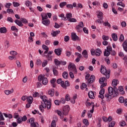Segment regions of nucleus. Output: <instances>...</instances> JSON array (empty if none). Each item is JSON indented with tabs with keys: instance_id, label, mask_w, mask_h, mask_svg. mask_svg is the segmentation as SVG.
<instances>
[{
	"instance_id": "f257e3e1",
	"label": "nucleus",
	"mask_w": 127,
	"mask_h": 127,
	"mask_svg": "<svg viewBox=\"0 0 127 127\" xmlns=\"http://www.w3.org/2000/svg\"><path fill=\"white\" fill-rule=\"evenodd\" d=\"M40 98L43 102V103L42 102L41 103L42 104V106H43V108L46 109V108H47L48 110H50V109H51V103L50 102V101H49L48 99H47V97L45 96V95L42 96Z\"/></svg>"
},
{
	"instance_id": "f03ea898",
	"label": "nucleus",
	"mask_w": 127,
	"mask_h": 127,
	"mask_svg": "<svg viewBox=\"0 0 127 127\" xmlns=\"http://www.w3.org/2000/svg\"><path fill=\"white\" fill-rule=\"evenodd\" d=\"M68 70L70 71L69 72V76L71 79H74V73H73V72L74 74H77V68H76V65L74 64H72V63H69L68 66Z\"/></svg>"
},
{
	"instance_id": "7ed1b4c3",
	"label": "nucleus",
	"mask_w": 127,
	"mask_h": 127,
	"mask_svg": "<svg viewBox=\"0 0 127 127\" xmlns=\"http://www.w3.org/2000/svg\"><path fill=\"white\" fill-rule=\"evenodd\" d=\"M108 93L105 94V98H106V101L107 102H110L112 99H113V96H112L114 94V89L112 87H109L108 88Z\"/></svg>"
},
{
	"instance_id": "20e7f679",
	"label": "nucleus",
	"mask_w": 127,
	"mask_h": 127,
	"mask_svg": "<svg viewBox=\"0 0 127 127\" xmlns=\"http://www.w3.org/2000/svg\"><path fill=\"white\" fill-rule=\"evenodd\" d=\"M100 72L102 73V74L106 76V79H109V78H110V73H111V71L109 70H107L106 66L104 65H101Z\"/></svg>"
},
{
	"instance_id": "39448f33",
	"label": "nucleus",
	"mask_w": 127,
	"mask_h": 127,
	"mask_svg": "<svg viewBox=\"0 0 127 127\" xmlns=\"http://www.w3.org/2000/svg\"><path fill=\"white\" fill-rule=\"evenodd\" d=\"M84 27V23L81 21L78 23V25L75 27L77 32H82V28Z\"/></svg>"
},
{
	"instance_id": "423d86ee",
	"label": "nucleus",
	"mask_w": 127,
	"mask_h": 127,
	"mask_svg": "<svg viewBox=\"0 0 127 127\" xmlns=\"http://www.w3.org/2000/svg\"><path fill=\"white\" fill-rule=\"evenodd\" d=\"M69 111H70V107L68 105L65 106L63 108V114L64 116H67L68 113H69Z\"/></svg>"
},
{
	"instance_id": "0eeeda50",
	"label": "nucleus",
	"mask_w": 127,
	"mask_h": 127,
	"mask_svg": "<svg viewBox=\"0 0 127 127\" xmlns=\"http://www.w3.org/2000/svg\"><path fill=\"white\" fill-rule=\"evenodd\" d=\"M71 39L73 41H76L77 40H80L79 37L77 36L76 33H71Z\"/></svg>"
},
{
	"instance_id": "6e6552de",
	"label": "nucleus",
	"mask_w": 127,
	"mask_h": 127,
	"mask_svg": "<svg viewBox=\"0 0 127 127\" xmlns=\"http://www.w3.org/2000/svg\"><path fill=\"white\" fill-rule=\"evenodd\" d=\"M62 88L64 89H67V87H69L70 83H69V81L68 80H66L64 82V81L62 83Z\"/></svg>"
},
{
	"instance_id": "1a4fd4ad",
	"label": "nucleus",
	"mask_w": 127,
	"mask_h": 127,
	"mask_svg": "<svg viewBox=\"0 0 127 127\" xmlns=\"http://www.w3.org/2000/svg\"><path fill=\"white\" fill-rule=\"evenodd\" d=\"M63 50V49H62V48L56 49L55 50V53L58 56H60V55H61V53H62Z\"/></svg>"
},
{
	"instance_id": "9d476101",
	"label": "nucleus",
	"mask_w": 127,
	"mask_h": 127,
	"mask_svg": "<svg viewBox=\"0 0 127 127\" xmlns=\"http://www.w3.org/2000/svg\"><path fill=\"white\" fill-rule=\"evenodd\" d=\"M95 81V76L94 75H91L90 78L88 79L87 83L88 84H92Z\"/></svg>"
},
{
	"instance_id": "9b49d317",
	"label": "nucleus",
	"mask_w": 127,
	"mask_h": 127,
	"mask_svg": "<svg viewBox=\"0 0 127 127\" xmlns=\"http://www.w3.org/2000/svg\"><path fill=\"white\" fill-rule=\"evenodd\" d=\"M103 12L101 11H99L97 14L98 18H99L100 20H103L104 18V17H103Z\"/></svg>"
},
{
	"instance_id": "f8f14e48",
	"label": "nucleus",
	"mask_w": 127,
	"mask_h": 127,
	"mask_svg": "<svg viewBox=\"0 0 127 127\" xmlns=\"http://www.w3.org/2000/svg\"><path fill=\"white\" fill-rule=\"evenodd\" d=\"M60 33V31L58 30L57 31H52V32L51 33V35L52 36H53V37H56V36H57V35H58V34H59Z\"/></svg>"
},
{
	"instance_id": "ddd939ff",
	"label": "nucleus",
	"mask_w": 127,
	"mask_h": 127,
	"mask_svg": "<svg viewBox=\"0 0 127 127\" xmlns=\"http://www.w3.org/2000/svg\"><path fill=\"white\" fill-rule=\"evenodd\" d=\"M122 46H123L124 50H125L126 52H127V40H125V41L123 43Z\"/></svg>"
},
{
	"instance_id": "4468645a",
	"label": "nucleus",
	"mask_w": 127,
	"mask_h": 127,
	"mask_svg": "<svg viewBox=\"0 0 127 127\" xmlns=\"http://www.w3.org/2000/svg\"><path fill=\"white\" fill-rule=\"evenodd\" d=\"M42 56H43V57H46V58H47L48 61H52V56H51V55H49L48 54H47V55H42Z\"/></svg>"
},
{
	"instance_id": "2eb2a0df",
	"label": "nucleus",
	"mask_w": 127,
	"mask_h": 127,
	"mask_svg": "<svg viewBox=\"0 0 127 127\" xmlns=\"http://www.w3.org/2000/svg\"><path fill=\"white\" fill-rule=\"evenodd\" d=\"M88 96L89 99H94L95 98V95H94V92L89 91L88 94Z\"/></svg>"
},
{
	"instance_id": "dca6fc26",
	"label": "nucleus",
	"mask_w": 127,
	"mask_h": 127,
	"mask_svg": "<svg viewBox=\"0 0 127 127\" xmlns=\"http://www.w3.org/2000/svg\"><path fill=\"white\" fill-rule=\"evenodd\" d=\"M14 22L17 24V25H18V26H23V24H22V22H21V21H19L17 19L14 21Z\"/></svg>"
},
{
	"instance_id": "f3484780",
	"label": "nucleus",
	"mask_w": 127,
	"mask_h": 127,
	"mask_svg": "<svg viewBox=\"0 0 127 127\" xmlns=\"http://www.w3.org/2000/svg\"><path fill=\"white\" fill-rule=\"evenodd\" d=\"M33 101V97H32V96H27V102H28L29 104H32Z\"/></svg>"
},
{
	"instance_id": "a211bd4d",
	"label": "nucleus",
	"mask_w": 127,
	"mask_h": 127,
	"mask_svg": "<svg viewBox=\"0 0 127 127\" xmlns=\"http://www.w3.org/2000/svg\"><path fill=\"white\" fill-rule=\"evenodd\" d=\"M119 84V80L117 79H113L112 81V85L113 87H116Z\"/></svg>"
},
{
	"instance_id": "6ab92c4d",
	"label": "nucleus",
	"mask_w": 127,
	"mask_h": 127,
	"mask_svg": "<svg viewBox=\"0 0 127 127\" xmlns=\"http://www.w3.org/2000/svg\"><path fill=\"white\" fill-rule=\"evenodd\" d=\"M12 93H13V88H12L10 90H5L4 91V93L5 94V95H7V96H8V95L10 94H12Z\"/></svg>"
},
{
	"instance_id": "aec40b11",
	"label": "nucleus",
	"mask_w": 127,
	"mask_h": 127,
	"mask_svg": "<svg viewBox=\"0 0 127 127\" xmlns=\"http://www.w3.org/2000/svg\"><path fill=\"white\" fill-rule=\"evenodd\" d=\"M7 32V30L6 29V28L4 27L0 28V33H6Z\"/></svg>"
},
{
	"instance_id": "412c9836",
	"label": "nucleus",
	"mask_w": 127,
	"mask_h": 127,
	"mask_svg": "<svg viewBox=\"0 0 127 127\" xmlns=\"http://www.w3.org/2000/svg\"><path fill=\"white\" fill-rule=\"evenodd\" d=\"M82 54L83 57H84V58H86V59H87V58H88V52L87 51V50H84L82 52Z\"/></svg>"
},
{
	"instance_id": "4be33fe9",
	"label": "nucleus",
	"mask_w": 127,
	"mask_h": 127,
	"mask_svg": "<svg viewBox=\"0 0 127 127\" xmlns=\"http://www.w3.org/2000/svg\"><path fill=\"white\" fill-rule=\"evenodd\" d=\"M54 89H50L48 91V95H50V96H51V97H53V96H54Z\"/></svg>"
},
{
	"instance_id": "5701e85b",
	"label": "nucleus",
	"mask_w": 127,
	"mask_h": 127,
	"mask_svg": "<svg viewBox=\"0 0 127 127\" xmlns=\"http://www.w3.org/2000/svg\"><path fill=\"white\" fill-rule=\"evenodd\" d=\"M42 23L46 25V26H48L50 24V21L49 20H44L42 21Z\"/></svg>"
},
{
	"instance_id": "b1692460",
	"label": "nucleus",
	"mask_w": 127,
	"mask_h": 127,
	"mask_svg": "<svg viewBox=\"0 0 127 127\" xmlns=\"http://www.w3.org/2000/svg\"><path fill=\"white\" fill-rule=\"evenodd\" d=\"M102 54V51L100 49H97L95 53L96 56H100Z\"/></svg>"
},
{
	"instance_id": "393cba45",
	"label": "nucleus",
	"mask_w": 127,
	"mask_h": 127,
	"mask_svg": "<svg viewBox=\"0 0 127 127\" xmlns=\"http://www.w3.org/2000/svg\"><path fill=\"white\" fill-rule=\"evenodd\" d=\"M25 4L26 6H28V7H29L30 6H32V3L31 2V1L29 0H26L25 2Z\"/></svg>"
},
{
	"instance_id": "a878e982",
	"label": "nucleus",
	"mask_w": 127,
	"mask_h": 127,
	"mask_svg": "<svg viewBox=\"0 0 127 127\" xmlns=\"http://www.w3.org/2000/svg\"><path fill=\"white\" fill-rule=\"evenodd\" d=\"M107 80V78L106 77H101L99 79V83L100 84H104L105 83V80Z\"/></svg>"
},
{
	"instance_id": "bb28decb",
	"label": "nucleus",
	"mask_w": 127,
	"mask_h": 127,
	"mask_svg": "<svg viewBox=\"0 0 127 127\" xmlns=\"http://www.w3.org/2000/svg\"><path fill=\"white\" fill-rule=\"evenodd\" d=\"M112 38L114 41H117L118 40V35L116 33L112 34Z\"/></svg>"
},
{
	"instance_id": "cd10ccee",
	"label": "nucleus",
	"mask_w": 127,
	"mask_h": 127,
	"mask_svg": "<svg viewBox=\"0 0 127 127\" xmlns=\"http://www.w3.org/2000/svg\"><path fill=\"white\" fill-rule=\"evenodd\" d=\"M118 90L120 91V92L121 93V94H122V95H124L125 94V91H124V88H123V86H119L118 88Z\"/></svg>"
},
{
	"instance_id": "c85d7f7f",
	"label": "nucleus",
	"mask_w": 127,
	"mask_h": 127,
	"mask_svg": "<svg viewBox=\"0 0 127 127\" xmlns=\"http://www.w3.org/2000/svg\"><path fill=\"white\" fill-rule=\"evenodd\" d=\"M63 77L64 79H68V73L64 71L63 73Z\"/></svg>"
},
{
	"instance_id": "c756f323",
	"label": "nucleus",
	"mask_w": 127,
	"mask_h": 127,
	"mask_svg": "<svg viewBox=\"0 0 127 127\" xmlns=\"http://www.w3.org/2000/svg\"><path fill=\"white\" fill-rule=\"evenodd\" d=\"M56 113L58 114V115L59 116H60V117H61L62 118H64V117L63 116H64V115H63V112H61V111H59V110H57L56 111Z\"/></svg>"
},
{
	"instance_id": "7c9ffc66",
	"label": "nucleus",
	"mask_w": 127,
	"mask_h": 127,
	"mask_svg": "<svg viewBox=\"0 0 127 127\" xmlns=\"http://www.w3.org/2000/svg\"><path fill=\"white\" fill-rule=\"evenodd\" d=\"M55 64L57 66H60V61L57 59H55L54 60Z\"/></svg>"
},
{
	"instance_id": "2f4dec72",
	"label": "nucleus",
	"mask_w": 127,
	"mask_h": 127,
	"mask_svg": "<svg viewBox=\"0 0 127 127\" xmlns=\"http://www.w3.org/2000/svg\"><path fill=\"white\" fill-rule=\"evenodd\" d=\"M42 83L43 85H47V84L48 83V79H47V78H44L42 81Z\"/></svg>"
},
{
	"instance_id": "473e14b6",
	"label": "nucleus",
	"mask_w": 127,
	"mask_h": 127,
	"mask_svg": "<svg viewBox=\"0 0 127 127\" xmlns=\"http://www.w3.org/2000/svg\"><path fill=\"white\" fill-rule=\"evenodd\" d=\"M48 64V61L47 60H44L43 63H42V66L44 67L45 66H46Z\"/></svg>"
},
{
	"instance_id": "72a5a7b5",
	"label": "nucleus",
	"mask_w": 127,
	"mask_h": 127,
	"mask_svg": "<svg viewBox=\"0 0 127 127\" xmlns=\"http://www.w3.org/2000/svg\"><path fill=\"white\" fill-rule=\"evenodd\" d=\"M66 4H67L66 2H65V1L62 2L60 3V7H61V8H63V7H64V6H65V5H66Z\"/></svg>"
},
{
	"instance_id": "f704fd0d",
	"label": "nucleus",
	"mask_w": 127,
	"mask_h": 127,
	"mask_svg": "<svg viewBox=\"0 0 127 127\" xmlns=\"http://www.w3.org/2000/svg\"><path fill=\"white\" fill-rule=\"evenodd\" d=\"M66 18H67L68 20L72 18V13H66Z\"/></svg>"
},
{
	"instance_id": "c9c22d12",
	"label": "nucleus",
	"mask_w": 127,
	"mask_h": 127,
	"mask_svg": "<svg viewBox=\"0 0 127 127\" xmlns=\"http://www.w3.org/2000/svg\"><path fill=\"white\" fill-rule=\"evenodd\" d=\"M11 30L12 31H16L17 32H18V29L16 28L15 26H12L11 27Z\"/></svg>"
},
{
	"instance_id": "e433bc0d",
	"label": "nucleus",
	"mask_w": 127,
	"mask_h": 127,
	"mask_svg": "<svg viewBox=\"0 0 127 127\" xmlns=\"http://www.w3.org/2000/svg\"><path fill=\"white\" fill-rule=\"evenodd\" d=\"M110 54H111V52H108L107 51H105L104 52V56L108 57V56H110Z\"/></svg>"
},
{
	"instance_id": "4c0bfd02",
	"label": "nucleus",
	"mask_w": 127,
	"mask_h": 127,
	"mask_svg": "<svg viewBox=\"0 0 127 127\" xmlns=\"http://www.w3.org/2000/svg\"><path fill=\"white\" fill-rule=\"evenodd\" d=\"M64 82V81H63L62 80V79H61V78H59V79L57 80V83L58 84H61V87H62V84H63V83Z\"/></svg>"
},
{
	"instance_id": "58836bf2",
	"label": "nucleus",
	"mask_w": 127,
	"mask_h": 127,
	"mask_svg": "<svg viewBox=\"0 0 127 127\" xmlns=\"http://www.w3.org/2000/svg\"><path fill=\"white\" fill-rule=\"evenodd\" d=\"M119 40H120V42H123V41H124L125 40V36H124V35L121 34L120 35Z\"/></svg>"
},
{
	"instance_id": "ea45409f",
	"label": "nucleus",
	"mask_w": 127,
	"mask_h": 127,
	"mask_svg": "<svg viewBox=\"0 0 127 127\" xmlns=\"http://www.w3.org/2000/svg\"><path fill=\"white\" fill-rule=\"evenodd\" d=\"M11 5H12V4L11 3H6L5 5V7L6 8H10Z\"/></svg>"
},
{
	"instance_id": "a19ab883",
	"label": "nucleus",
	"mask_w": 127,
	"mask_h": 127,
	"mask_svg": "<svg viewBox=\"0 0 127 127\" xmlns=\"http://www.w3.org/2000/svg\"><path fill=\"white\" fill-rule=\"evenodd\" d=\"M45 77L43 75H40L38 77V81L40 82H41V81H43V79H44Z\"/></svg>"
},
{
	"instance_id": "79ce46f5",
	"label": "nucleus",
	"mask_w": 127,
	"mask_h": 127,
	"mask_svg": "<svg viewBox=\"0 0 127 127\" xmlns=\"http://www.w3.org/2000/svg\"><path fill=\"white\" fill-rule=\"evenodd\" d=\"M53 71L54 73V75L55 76H57L58 75V71L55 69V68H53Z\"/></svg>"
},
{
	"instance_id": "37998d69",
	"label": "nucleus",
	"mask_w": 127,
	"mask_h": 127,
	"mask_svg": "<svg viewBox=\"0 0 127 127\" xmlns=\"http://www.w3.org/2000/svg\"><path fill=\"white\" fill-rule=\"evenodd\" d=\"M70 40V37L69 36H65L64 38V42H68Z\"/></svg>"
},
{
	"instance_id": "c03bdc74",
	"label": "nucleus",
	"mask_w": 127,
	"mask_h": 127,
	"mask_svg": "<svg viewBox=\"0 0 127 127\" xmlns=\"http://www.w3.org/2000/svg\"><path fill=\"white\" fill-rule=\"evenodd\" d=\"M116 125V122L115 121H112L111 123L109 124V127H114Z\"/></svg>"
},
{
	"instance_id": "a18cd8bd",
	"label": "nucleus",
	"mask_w": 127,
	"mask_h": 127,
	"mask_svg": "<svg viewBox=\"0 0 127 127\" xmlns=\"http://www.w3.org/2000/svg\"><path fill=\"white\" fill-rule=\"evenodd\" d=\"M81 90H84L85 88H87V84L85 83H83L82 85L80 86Z\"/></svg>"
},
{
	"instance_id": "49530a36",
	"label": "nucleus",
	"mask_w": 127,
	"mask_h": 127,
	"mask_svg": "<svg viewBox=\"0 0 127 127\" xmlns=\"http://www.w3.org/2000/svg\"><path fill=\"white\" fill-rule=\"evenodd\" d=\"M13 6H14V7H17V6H19V5H20V4H19V3H18L17 2L13 1Z\"/></svg>"
},
{
	"instance_id": "de8ad7c7",
	"label": "nucleus",
	"mask_w": 127,
	"mask_h": 127,
	"mask_svg": "<svg viewBox=\"0 0 127 127\" xmlns=\"http://www.w3.org/2000/svg\"><path fill=\"white\" fill-rule=\"evenodd\" d=\"M83 123L85 126H89V121H88V120H87V119H84L83 120Z\"/></svg>"
},
{
	"instance_id": "09e8293b",
	"label": "nucleus",
	"mask_w": 127,
	"mask_h": 127,
	"mask_svg": "<svg viewBox=\"0 0 127 127\" xmlns=\"http://www.w3.org/2000/svg\"><path fill=\"white\" fill-rule=\"evenodd\" d=\"M102 39L104 41H107V40H109V36H106V35H103Z\"/></svg>"
},
{
	"instance_id": "8fccbe9b",
	"label": "nucleus",
	"mask_w": 127,
	"mask_h": 127,
	"mask_svg": "<svg viewBox=\"0 0 127 127\" xmlns=\"http://www.w3.org/2000/svg\"><path fill=\"white\" fill-rule=\"evenodd\" d=\"M69 22H77V19L74 18H70L68 20Z\"/></svg>"
},
{
	"instance_id": "3c124183",
	"label": "nucleus",
	"mask_w": 127,
	"mask_h": 127,
	"mask_svg": "<svg viewBox=\"0 0 127 127\" xmlns=\"http://www.w3.org/2000/svg\"><path fill=\"white\" fill-rule=\"evenodd\" d=\"M10 54H11V55H13V56H16V55H17V52H16V51H11L10 52Z\"/></svg>"
},
{
	"instance_id": "603ef678",
	"label": "nucleus",
	"mask_w": 127,
	"mask_h": 127,
	"mask_svg": "<svg viewBox=\"0 0 127 127\" xmlns=\"http://www.w3.org/2000/svg\"><path fill=\"white\" fill-rule=\"evenodd\" d=\"M55 104L56 106H60V105L61 104V102H60V100H56L55 101Z\"/></svg>"
},
{
	"instance_id": "864d4df0",
	"label": "nucleus",
	"mask_w": 127,
	"mask_h": 127,
	"mask_svg": "<svg viewBox=\"0 0 127 127\" xmlns=\"http://www.w3.org/2000/svg\"><path fill=\"white\" fill-rule=\"evenodd\" d=\"M113 87H114L113 91H114L115 94H116V95H117L118 94V92H119V89L116 86H113Z\"/></svg>"
},
{
	"instance_id": "5fc2aeb1",
	"label": "nucleus",
	"mask_w": 127,
	"mask_h": 127,
	"mask_svg": "<svg viewBox=\"0 0 127 127\" xmlns=\"http://www.w3.org/2000/svg\"><path fill=\"white\" fill-rule=\"evenodd\" d=\"M119 103H121V104H122V103H124V102L125 101V98H124V97H120L119 98Z\"/></svg>"
},
{
	"instance_id": "6e6d98bb",
	"label": "nucleus",
	"mask_w": 127,
	"mask_h": 127,
	"mask_svg": "<svg viewBox=\"0 0 127 127\" xmlns=\"http://www.w3.org/2000/svg\"><path fill=\"white\" fill-rule=\"evenodd\" d=\"M41 16L42 20H45V19H47L48 18V17L46 14H45L44 16H43V14H41Z\"/></svg>"
},
{
	"instance_id": "4d7b16f0",
	"label": "nucleus",
	"mask_w": 127,
	"mask_h": 127,
	"mask_svg": "<svg viewBox=\"0 0 127 127\" xmlns=\"http://www.w3.org/2000/svg\"><path fill=\"white\" fill-rule=\"evenodd\" d=\"M21 21L22 22V23H28L27 20L25 18H21Z\"/></svg>"
},
{
	"instance_id": "13d9d810",
	"label": "nucleus",
	"mask_w": 127,
	"mask_h": 127,
	"mask_svg": "<svg viewBox=\"0 0 127 127\" xmlns=\"http://www.w3.org/2000/svg\"><path fill=\"white\" fill-rule=\"evenodd\" d=\"M83 31L84 32V33H86V34H89V30L87 29L86 27L83 28Z\"/></svg>"
},
{
	"instance_id": "bf43d9fd",
	"label": "nucleus",
	"mask_w": 127,
	"mask_h": 127,
	"mask_svg": "<svg viewBox=\"0 0 127 127\" xmlns=\"http://www.w3.org/2000/svg\"><path fill=\"white\" fill-rule=\"evenodd\" d=\"M60 17H62V20H66V17L64 16V14L62 13L60 15H59Z\"/></svg>"
},
{
	"instance_id": "052dcab7",
	"label": "nucleus",
	"mask_w": 127,
	"mask_h": 127,
	"mask_svg": "<svg viewBox=\"0 0 127 127\" xmlns=\"http://www.w3.org/2000/svg\"><path fill=\"white\" fill-rule=\"evenodd\" d=\"M103 25H104V26H108L110 28L111 27V24L108 22L103 23Z\"/></svg>"
},
{
	"instance_id": "680f3d73",
	"label": "nucleus",
	"mask_w": 127,
	"mask_h": 127,
	"mask_svg": "<svg viewBox=\"0 0 127 127\" xmlns=\"http://www.w3.org/2000/svg\"><path fill=\"white\" fill-rule=\"evenodd\" d=\"M112 50V47L111 46H107V49L105 50V51H108V52H111Z\"/></svg>"
},
{
	"instance_id": "e2e57ef3",
	"label": "nucleus",
	"mask_w": 127,
	"mask_h": 127,
	"mask_svg": "<svg viewBox=\"0 0 127 127\" xmlns=\"http://www.w3.org/2000/svg\"><path fill=\"white\" fill-rule=\"evenodd\" d=\"M7 21H8L9 22H11V23L13 22V19L10 17H8L7 18Z\"/></svg>"
},
{
	"instance_id": "0e129e2a",
	"label": "nucleus",
	"mask_w": 127,
	"mask_h": 127,
	"mask_svg": "<svg viewBox=\"0 0 127 127\" xmlns=\"http://www.w3.org/2000/svg\"><path fill=\"white\" fill-rule=\"evenodd\" d=\"M52 127H56V121L55 120H53L51 124Z\"/></svg>"
},
{
	"instance_id": "69168bd1",
	"label": "nucleus",
	"mask_w": 127,
	"mask_h": 127,
	"mask_svg": "<svg viewBox=\"0 0 127 127\" xmlns=\"http://www.w3.org/2000/svg\"><path fill=\"white\" fill-rule=\"evenodd\" d=\"M117 5H121V6H123V7H125V6H126L125 3H124L123 2H118Z\"/></svg>"
},
{
	"instance_id": "338daca9",
	"label": "nucleus",
	"mask_w": 127,
	"mask_h": 127,
	"mask_svg": "<svg viewBox=\"0 0 127 127\" xmlns=\"http://www.w3.org/2000/svg\"><path fill=\"white\" fill-rule=\"evenodd\" d=\"M67 8H70V9H73V5L72 4H68L66 5Z\"/></svg>"
},
{
	"instance_id": "774afa93",
	"label": "nucleus",
	"mask_w": 127,
	"mask_h": 127,
	"mask_svg": "<svg viewBox=\"0 0 127 127\" xmlns=\"http://www.w3.org/2000/svg\"><path fill=\"white\" fill-rule=\"evenodd\" d=\"M120 125L121 127H125V126H126V122L122 121V122H120Z\"/></svg>"
}]
</instances>
